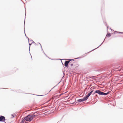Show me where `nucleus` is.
Wrapping results in <instances>:
<instances>
[{
    "label": "nucleus",
    "instance_id": "28",
    "mask_svg": "<svg viewBox=\"0 0 123 123\" xmlns=\"http://www.w3.org/2000/svg\"><path fill=\"white\" fill-rule=\"evenodd\" d=\"M62 94H60V96H61Z\"/></svg>",
    "mask_w": 123,
    "mask_h": 123
},
{
    "label": "nucleus",
    "instance_id": "2",
    "mask_svg": "<svg viewBox=\"0 0 123 123\" xmlns=\"http://www.w3.org/2000/svg\"><path fill=\"white\" fill-rule=\"evenodd\" d=\"M74 59H70V60L69 61H66L65 62L64 65H65L66 68H68V64L69 63L70 61L73 60Z\"/></svg>",
    "mask_w": 123,
    "mask_h": 123
},
{
    "label": "nucleus",
    "instance_id": "18",
    "mask_svg": "<svg viewBox=\"0 0 123 123\" xmlns=\"http://www.w3.org/2000/svg\"><path fill=\"white\" fill-rule=\"evenodd\" d=\"M12 117H11V118H13L14 117V115L12 114Z\"/></svg>",
    "mask_w": 123,
    "mask_h": 123
},
{
    "label": "nucleus",
    "instance_id": "34",
    "mask_svg": "<svg viewBox=\"0 0 123 123\" xmlns=\"http://www.w3.org/2000/svg\"><path fill=\"white\" fill-rule=\"evenodd\" d=\"M5 122V123H6V122Z\"/></svg>",
    "mask_w": 123,
    "mask_h": 123
},
{
    "label": "nucleus",
    "instance_id": "10",
    "mask_svg": "<svg viewBox=\"0 0 123 123\" xmlns=\"http://www.w3.org/2000/svg\"><path fill=\"white\" fill-rule=\"evenodd\" d=\"M105 39H104V41H103V42L99 46H98V47H97V48H95V49H93V50H91V51H90L89 52H90L91 51H92L93 50H94L95 49L98 48L100 46L101 44L103 43L104 42V41H105Z\"/></svg>",
    "mask_w": 123,
    "mask_h": 123
},
{
    "label": "nucleus",
    "instance_id": "23",
    "mask_svg": "<svg viewBox=\"0 0 123 123\" xmlns=\"http://www.w3.org/2000/svg\"><path fill=\"white\" fill-rule=\"evenodd\" d=\"M73 65V64H70V66L71 67Z\"/></svg>",
    "mask_w": 123,
    "mask_h": 123
},
{
    "label": "nucleus",
    "instance_id": "7",
    "mask_svg": "<svg viewBox=\"0 0 123 123\" xmlns=\"http://www.w3.org/2000/svg\"><path fill=\"white\" fill-rule=\"evenodd\" d=\"M122 68V67H120V66H118L117 67H116V68L115 69H118V70L119 71H120L121 69Z\"/></svg>",
    "mask_w": 123,
    "mask_h": 123
},
{
    "label": "nucleus",
    "instance_id": "32",
    "mask_svg": "<svg viewBox=\"0 0 123 123\" xmlns=\"http://www.w3.org/2000/svg\"><path fill=\"white\" fill-rule=\"evenodd\" d=\"M60 82H59L58 83V84H57V85L59 83H60Z\"/></svg>",
    "mask_w": 123,
    "mask_h": 123
},
{
    "label": "nucleus",
    "instance_id": "12",
    "mask_svg": "<svg viewBox=\"0 0 123 123\" xmlns=\"http://www.w3.org/2000/svg\"><path fill=\"white\" fill-rule=\"evenodd\" d=\"M24 31H25V23H24ZM24 32H25V36L27 38L28 40V41H29V39L28 37H26V35L25 33V31H24Z\"/></svg>",
    "mask_w": 123,
    "mask_h": 123
},
{
    "label": "nucleus",
    "instance_id": "3",
    "mask_svg": "<svg viewBox=\"0 0 123 123\" xmlns=\"http://www.w3.org/2000/svg\"><path fill=\"white\" fill-rule=\"evenodd\" d=\"M102 93L103 92L101 91H100L97 90L95 91L94 94L95 93H97L100 95H102Z\"/></svg>",
    "mask_w": 123,
    "mask_h": 123
},
{
    "label": "nucleus",
    "instance_id": "26",
    "mask_svg": "<svg viewBox=\"0 0 123 123\" xmlns=\"http://www.w3.org/2000/svg\"><path fill=\"white\" fill-rule=\"evenodd\" d=\"M80 58V57H78V58H76L75 59H78Z\"/></svg>",
    "mask_w": 123,
    "mask_h": 123
},
{
    "label": "nucleus",
    "instance_id": "14",
    "mask_svg": "<svg viewBox=\"0 0 123 123\" xmlns=\"http://www.w3.org/2000/svg\"><path fill=\"white\" fill-rule=\"evenodd\" d=\"M93 90H92L90 92H89V94H90V95H91L92 93L93 92Z\"/></svg>",
    "mask_w": 123,
    "mask_h": 123
},
{
    "label": "nucleus",
    "instance_id": "1",
    "mask_svg": "<svg viewBox=\"0 0 123 123\" xmlns=\"http://www.w3.org/2000/svg\"><path fill=\"white\" fill-rule=\"evenodd\" d=\"M36 115L34 114L28 115L27 116L28 119V120L29 122H30L31 121L32 119L36 117Z\"/></svg>",
    "mask_w": 123,
    "mask_h": 123
},
{
    "label": "nucleus",
    "instance_id": "8",
    "mask_svg": "<svg viewBox=\"0 0 123 123\" xmlns=\"http://www.w3.org/2000/svg\"><path fill=\"white\" fill-rule=\"evenodd\" d=\"M110 92L109 91L106 93H105L103 92L102 95L106 96Z\"/></svg>",
    "mask_w": 123,
    "mask_h": 123
},
{
    "label": "nucleus",
    "instance_id": "25",
    "mask_svg": "<svg viewBox=\"0 0 123 123\" xmlns=\"http://www.w3.org/2000/svg\"><path fill=\"white\" fill-rule=\"evenodd\" d=\"M31 41H32V43H35L33 41H32V40H31Z\"/></svg>",
    "mask_w": 123,
    "mask_h": 123
},
{
    "label": "nucleus",
    "instance_id": "21",
    "mask_svg": "<svg viewBox=\"0 0 123 123\" xmlns=\"http://www.w3.org/2000/svg\"><path fill=\"white\" fill-rule=\"evenodd\" d=\"M94 89V87H92L90 89H91V90H92V89Z\"/></svg>",
    "mask_w": 123,
    "mask_h": 123
},
{
    "label": "nucleus",
    "instance_id": "6",
    "mask_svg": "<svg viewBox=\"0 0 123 123\" xmlns=\"http://www.w3.org/2000/svg\"><path fill=\"white\" fill-rule=\"evenodd\" d=\"M84 101L83 99H79L75 103V104H76L77 103L81 102H83Z\"/></svg>",
    "mask_w": 123,
    "mask_h": 123
},
{
    "label": "nucleus",
    "instance_id": "20",
    "mask_svg": "<svg viewBox=\"0 0 123 123\" xmlns=\"http://www.w3.org/2000/svg\"><path fill=\"white\" fill-rule=\"evenodd\" d=\"M29 44L30 45V46H29V50H30V46L31 45V43H29Z\"/></svg>",
    "mask_w": 123,
    "mask_h": 123
},
{
    "label": "nucleus",
    "instance_id": "22",
    "mask_svg": "<svg viewBox=\"0 0 123 123\" xmlns=\"http://www.w3.org/2000/svg\"><path fill=\"white\" fill-rule=\"evenodd\" d=\"M91 78L92 79H95L96 78H94V77L93 76H92L91 77Z\"/></svg>",
    "mask_w": 123,
    "mask_h": 123
},
{
    "label": "nucleus",
    "instance_id": "27",
    "mask_svg": "<svg viewBox=\"0 0 123 123\" xmlns=\"http://www.w3.org/2000/svg\"><path fill=\"white\" fill-rule=\"evenodd\" d=\"M57 86V85H56L53 88H52V89L53 88H54V87H55L56 86Z\"/></svg>",
    "mask_w": 123,
    "mask_h": 123
},
{
    "label": "nucleus",
    "instance_id": "36",
    "mask_svg": "<svg viewBox=\"0 0 123 123\" xmlns=\"http://www.w3.org/2000/svg\"><path fill=\"white\" fill-rule=\"evenodd\" d=\"M66 60L65 59V60Z\"/></svg>",
    "mask_w": 123,
    "mask_h": 123
},
{
    "label": "nucleus",
    "instance_id": "5",
    "mask_svg": "<svg viewBox=\"0 0 123 123\" xmlns=\"http://www.w3.org/2000/svg\"><path fill=\"white\" fill-rule=\"evenodd\" d=\"M28 120V119L27 118V116L25 117L24 119L22 120L21 122V123H24L25 122V121L27 122H29Z\"/></svg>",
    "mask_w": 123,
    "mask_h": 123
},
{
    "label": "nucleus",
    "instance_id": "17",
    "mask_svg": "<svg viewBox=\"0 0 123 123\" xmlns=\"http://www.w3.org/2000/svg\"><path fill=\"white\" fill-rule=\"evenodd\" d=\"M117 33H121V34H123V32H117Z\"/></svg>",
    "mask_w": 123,
    "mask_h": 123
},
{
    "label": "nucleus",
    "instance_id": "11",
    "mask_svg": "<svg viewBox=\"0 0 123 123\" xmlns=\"http://www.w3.org/2000/svg\"><path fill=\"white\" fill-rule=\"evenodd\" d=\"M111 35L110 33H108L106 35V37H111Z\"/></svg>",
    "mask_w": 123,
    "mask_h": 123
},
{
    "label": "nucleus",
    "instance_id": "9",
    "mask_svg": "<svg viewBox=\"0 0 123 123\" xmlns=\"http://www.w3.org/2000/svg\"><path fill=\"white\" fill-rule=\"evenodd\" d=\"M88 98L86 96L85 97H84V98L83 99L84 101L86 100H87Z\"/></svg>",
    "mask_w": 123,
    "mask_h": 123
},
{
    "label": "nucleus",
    "instance_id": "4",
    "mask_svg": "<svg viewBox=\"0 0 123 123\" xmlns=\"http://www.w3.org/2000/svg\"><path fill=\"white\" fill-rule=\"evenodd\" d=\"M5 120V118L4 116H0V121L4 122Z\"/></svg>",
    "mask_w": 123,
    "mask_h": 123
},
{
    "label": "nucleus",
    "instance_id": "29",
    "mask_svg": "<svg viewBox=\"0 0 123 123\" xmlns=\"http://www.w3.org/2000/svg\"><path fill=\"white\" fill-rule=\"evenodd\" d=\"M44 54H45V55H46H46V54H45L44 53Z\"/></svg>",
    "mask_w": 123,
    "mask_h": 123
},
{
    "label": "nucleus",
    "instance_id": "33",
    "mask_svg": "<svg viewBox=\"0 0 123 123\" xmlns=\"http://www.w3.org/2000/svg\"><path fill=\"white\" fill-rule=\"evenodd\" d=\"M62 62V64H63V63L62 62Z\"/></svg>",
    "mask_w": 123,
    "mask_h": 123
},
{
    "label": "nucleus",
    "instance_id": "24",
    "mask_svg": "<svg viewBox=\"0 0 123 123\" xmlns=\"http://www.w3.org/2000/svg\"><path fill=\"white\" fill-rule=\"evenodd\" d=\"M7 89V88H2V89Z\"/></svg>",
    "mask_w": 123,
    "mask_h": 123
},
{
    "label": "nucleus",
    "instance_id": "13",
    "mask_svg": "<svg viewBox=\"0 0 123 123\" xmlns=\"http://www.w3.org/2000/svg\"><path fill=\"white\" fill-rule=\"evenodd\" d=\"M90 94H89V93H88L87 95L86 96L88 98L89 96L90 95Z\"/></svg>",
    "mask_w": 123,
    "mask_h": 123
},
{
    "label": "nucleus",
    "instance_id": "35",
    "mask_svg": "<svg viewBox=\"0 0 123 123\" xmlns=\"http://www.w3.org/2000/svg\"><path fill=\"white\" fill-rule=\"evenodd\" d=\"M59 60H62L61 59H60Z\"/></svg>",
    "mask_w": 123,
    "mask_h": 123
},
{
    "label": "nucleus",
    "instance_id": "30",
    "mask_svg": "<svg viewBox=\"0 0 123 123\" xmlns=\"http://www.w3.org/2000/svg\"><path fill=\"white\" fill-rule=\"evenodd\" d=\"M74 103H75V102H74V103H73L72 104H74Z\"/></svg>",
    "mask_w": 123,
    "mask_h": 123
},
{
    "label": "nucleus",
    "instance_id": "16",
    "mask_svg": "<svg viewBox=\"0 0 123 123\" xmlns=\"http://www.w3.org/2000/svg\"><path fill=\"white\" fill-rule=\"evenodd\" d=\"M93 90H92L90 92H89V94H90V95H91L92 93L93 92Z\"/></svg>",
    "mask_w": 123,
    "mask_h": 123
},
{
    "label": "nucleus",
    "instance_id": "15",
    "mask_svg": "<svg viewBox=\"0 0 123 123\" xmlns=\"http://www.w3.org/2000/svg\"><path fill=\"white\" fill-rule=\"evenodd\" d=\"M93 90H92L90 92H89V94H90V95H91L92 93L93 92Z\"/></svg>",
    "mask_w": 123,
    "mask_h": 123
},
{
    "label": "nucleus",
    "instance_id": "19",
    "mask_svg": "<svg viewBox=\"0 0 123 123\" xmlns=\"http://www.w3.org/2000/svg\"><path fill=\"white\" fill-rule=\"evenodd\" d=\"M39 43L40 44V46H41V48L42 49V50L43 52V50L42 49V46H41V44H40V43Z\"/></svg>",
    "mask_w": 123,
    "mask_h": 123
},
{
    "label": "nucleus",
    "instance_id": "31",
    "mask_svg": "<svg viewBox=\"0 0 123 123\" xmlns=\"http://www.w3.org/2000/svg\"><path fill=\"white\" fill-rule=\"evenodd\" d=\"M107 29L108 30V26H107Z\"/></svg>",
    "mask_w": 123,
    "mask_h": 123
}]
</instances>
